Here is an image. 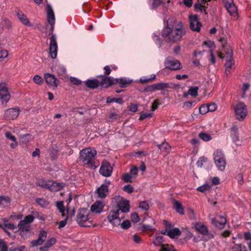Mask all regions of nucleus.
Here are the masks:
<instances>
[{
  "mask_svg": "<svg viewBox=\"0 0 251 251\" xmlns=\"http://www.w3.org/2000/svg\"><path fill=\"white\" fill-rule=\"evenodd\" d=\"M116 78L111 77L103 76L101 80V84L104 87H108L112 84L116 83Z\"/></svg>",
  "mask_w": 251,
  "mask_h": 251,
  "instance_id": "26",
  "label": "nucleus"
},
{
  "mask_svg": "<svg viewBox=\"0 0 251 251\" xmlns=\"http://www.w3.org/2000/svg\"><path fill=\"white\" fill-rule=\"evenodd\" d=\"M214 160L218 169L223 171L225 169L226 160L223 152L220 150H216L213 153Z\"/></svg>",
  "mask_w": 251,
  "mask_h": 251,
  "instance_id": "6",
  "label": "nucleus"
},
{
  "mask_svg": "<svg viewBox=\"0 0 251 251\" xmlns=\"http://www.w3.org/2000/svg\"><path fill=\"white\" fill-rule=\"evenodd\" d=\"M169 87V84L166 83H156L148 87V89L151 91L156 90H162Z\"/></svg>",
  "mask_w": 251,
  "mask_h": 251,
  "instance_id": "24",
  "label": "nucleus"
},
{
  "mask_svg": "<svg viewBox=\"0 0 251 251\" xmlns=\"http://www.w3.org/2000/svg\"><path fill=\"white\" fill-rule=\"evenodd\" d=\"M5 135L6 138L11 140V141H13V143L10 144V147L11 149H15L18 146V142L17 141L15 136L12 135L11 133L10 132H6Z\"/></svg>",
  "mask_w": 251,
  "mask_h": 251,
  "instance_id": "30",
  "label": "nucleus"
},
{
  "mask_svg": "<svg viewBox=\"0 0 251 251\" xmlns=\"http://www.w3.org/2000/svg\"><path fill=\"white\" fill-rule=\"evenodd\" d=\"M139 207L143 210H147L149 208V205L146 201H143L140 203Z\"/></svg>",
  "mask_w": 251,
  "mask_h": 251,
  "instance_id": "60",
  "label": "nucleus"
},
{
  "mask_svg": "<svg viewBox=\"0 0 251 251\" xmlns=\"http://www.w3.org/2000/svg\"><path fill=\"white\" fill-rule=\"evenodd\" d=\"M86 85L90 88H96L99 86V82L96 80L89 79L85 81Z\"/></svg>",
  "mask_w": 251,
  "mask_h": 251,
  "instance_id": "43",
  "label": "nucleus"
},
{
  "mask_svg": "<svg viewBox=\"0 0 251 251\" xmlns=\"http://www.w3.org/2000/svg\"><path fill=\"white\" fill-rule=\"evenodd\" d=\"M164 64L166 68L170 70H176L180 68V62L172 57H168L166 59Z\"/></svg>",
  "mask_w": 251,
  "mask_h": 251,
  "instance_id": "13",
  "label": "nucleus"
},
{
  "mask_svg": "<svg viewBox=\"0 0 251 251\" xmlns=\"http://www.w3.org/2000/svg\"><path fill=\"white\" fill-rule=\"evenodd\" d=\"M44 78L47 83L53 88H56L59 83L57 78L54 75L50 74H45Z\"/></svg>",
  "mask_w": 251,
  "mask_h": 251,
  "instance_id": "15",
  "label": "nucleus"
},
{
  "mask_svg": "<svg viewBox=\"0 0 251 251\" xmlns=\"http://www.w3.org/2000/svg\"><path fill=\"white\" fill-rule=\"evenodd\" d=\"M3 225L0 224V227H1L4 231L9 236L11 235V233L7 231V229H9L12 230H16L17 229L16 226L12 223H9L7 218H4L2 220Z\"/></svg>",
  "mask_w": 251,
  "mask_h": 251,
  "instance_id": "18",
  "label": "nucleus"
},
{
  "mask_svg": "<svg viewBox=\"0 0 251 251\" xmlns=\"http://www.w3.org/2000/svg\"><path fill=\"white\" fill-rule=\"evenodd\" d=\"M116 83H119L121 87H125L127 84L132 82V80L129 78H121L119 79L116 78Z\"/></svg>",
  "mask_w": 251,
  "mask_h": 251,
  "instance_id": "36",
  "label": "nucleus"
},
{
  "mask_svg": "<svg viewBox=\"0 0 251 251\" xmlns=\"http://www.w3.org/2000/svg\"><path fill=\"white\" fill-rule=\"evenodd\" d=\"M220 218L221 219L220 222L216 220L215 218H213L211 223L216 227L219 228H223L226 223V218L222 216L220 217Z\"/></svg>",
  "mask_w": 251,
  "mask_h": 251,
  "instance_id": "29",
  "label": "nucleus"
},
{
  "mask_svg": "<svg viewBox=\"0 0 251 251\" xmlns=\"http://www.w3.org/2000/svg\"><path fill=\"white\" fill-rule=\"evenodd\" d=\"M33 80L35 83L39 85H42L44 82V80L42 78V77L41 76L37 75L34 76L33 78Z\"/></svg>",
  "mask_w": 251,
  "mask_h": 251,
  "instance_id": "51",
  "label": "nucleus"
},
{
  "mask_svg": "<svg viewBox=\"0 0 251 251\" xmlns=\"http://www.w3.org/2000/svg\"><path fill=\"white\" fill-rule=\"evenodd\" d=\"M220 41L222 43L223 47L222 50L225 53V58L226 61L225 64V71H226V72H229V73H230V70L232 68V67L234 65L233 59V50L229 46H227L226 44L225 39L224 38H221Z\"/></svg>",
  "mask_w": 251,
  "mask_h": 251,
  "instance_id": "3",
  "label": "nucleus"
},
{
  "mask_svg": "<svg viewBox=\"0 0 251 251\" xmlns=\"http://www.w3.org/2000/svg\"><path fill=\"white\" fill-rule=\"evenodd\" d=\"M109 222L115 226H119L121 221L125 218V214L120 212L117 208L111 210L107 216Z\"/></svg>",
  "mask_w": 251,
  "mask_h": 251,
  "instance_id": "4",
  "label": "nucleus"
},
{
  "mask_svg": "<svg viewBox=\"0 0 251 251\" xmlns=\"http://www.w3.org/2000/svg\"><path fill=\"white\" fill-rule=\"evenodd\" d=\"M36 202L37 203L43 207H46L49 204V202L46 200L43 199H37Z\"/></svg>",
  "mask_w": 251,
  "mask_h": 251,
  "instance_id": "52",
  "label": "nucleus"
},
{
  "mask_svg": "<svg viewBox=\"0 0 251 251\" xmlns=\"http://www.w3.org/2000/svg\"><path fill=\"white\" fill-rule=\"evenodd\" d=\"M152 38L153 40L155 42L156 44L159 46V47L161 46V41L159 36L158 33H154L152 35Z\"/></svg>",
  "mask_w": 251,
  "mask_h": 251,
  "instance_id": "57",
  "label": "nucleus"
},
{
  "mask_svg": "<svg viewBox=\"0 0 251 251\" xmlns=\"http://www.w3.org/2000/svg\"><path fill=\"white\" fill-rule=\"evenodd\" d=\"M70 80L74 85H78L81 83V81L75 77H70Z\"/></svg>",
  "mask_w": 251,
  "mask_h": 251,
  "instance_id": "62",
  "label": "nucleus"
},
{
  "mask_svg": "<svg viewBox=\"0 0 251 251\" xmlns=\"http://www.w3.org/2000/svg\"><path fill=\"white\" fill-rule=\"evenodd\" d=\"M33 140L32 136L29 134L21 135L20 137V143L21 145L27 144Z\"/></svg>",
  "mask_w": 251,
  "mask_h": 251,
  "instance_id": "33",
  "label": "nucleus"
},
{
  "mask_svg": "<svg viewBox=\"0 0 251 251\" xmlns=\"http://www.w3.org/2000/svg\"><path fill=\"white\" fill-rule=\"evenodd\" d=\"M117 199L118 201L117 208L119 209V211L122 213L128 212L129 211V201L119 196L117 198Z\"/></svg>",
  "mask_w": 251,
  "mask_h": 251,
  "instance_id": "10",
  "label": "nucleus"
},
{
  "mask_svg": "<svg viewBox=\"0 0 251 251\" xmlns=\"http://www.w3.org/2000/svg\"><path fill=\"white\" fill-rule=\"evenodd\" d=\"M33 214L35 218H37L41 220L44 221L47 218V216L46 215L42 214V213H40L37 211L33 212Z\"/></svg>",
  "mask_w": 251,
  "mask_h": 251,
  "instance_id": "53",
  "label": "nucleus"
},
{
  "mask_svg": "<svg viewBox=\"0 0 251 251\" xmlns=\"http://www.w3.org/2000/svg\"><path fill=\"white\" fill-rule=\"evenodd\" d=\"M155 75H153L151 77H148L147 76H143L140 78L139 82L142 84H145L149 83L155 79Z\"/></svg>",
  "mask_w": 251,
  "mask_h": 251,
  "instance_id": "48",
  "label": "nucleus"
},
{
  "mask_svg": "<svg viewBox=\"0 0 251 251\" xmlns=\"http://www.w3.org/2000/svg\"><path fill=\"white\" fill-rule=\"evenodd\" d=\"M198 88L197 87H190L188 90V94L192 96L198 95Z\"/></svg>",
  "mask_w": 251,
  "mask_h": 251,
  "instance_id": "55",
  "label": "nucleus"
},
{
  "mask_svg": "<svg viewBox=\"0 0 251 251\" xmlns=\"http://www.w3.org/2000/svg\"><path fill=\"white\" fill-rule=\"evenodd\" d=\"M48 233L45 230H41L39 234L38 238L36 240H34L30 243V246L33 248L42 245L46 240Z\"/></svg>",
  "mask_w": 251,
  "mask_h": 251,
  "instance_id": "14",
  "label": "nucleus"
},
{
  "mask_svg": "<svg viewBox=\"0 0 251 251\" xmlns=\"http://www.w3.org/2000/svg\"><path fill=\"white\" fill-rule=\"evenodd\" d=\"M56 206L58 209L59 210L60 212L62 213V216H65L66 213H67V210H69L67 208L65 209L64 206L63 205V203L62 201H58L56 202ZM68 212H70L68 211Z\"/></svg>",
  "mask_w": 251,
  "mask_h": 251,
  "instance_id": "41",
  "label": "nucleus"
},
{
  "mask_svg": "<svg viewBox=\"0 0 251 251\" xmlns=\"http://www.w3.org/2000/svg\"><path fill=\"white\" fill-rule=\"evenodd\" d=\"M16 14L18 19L23 25L27 26H31V24H30L29 19L22 12L19 11H17Z\"/></svg>",
  "mask_w": 251,
  "mask_h": 251,
  "instance_id": "25",
  "label": "nucleus"
},
{
  "mask_svg": "<svg viewBox=\"0 0 251 251\" xmlns=\"http://www.w3.org/2000/svg\"><path fill=\"white\" fill-rule=\"evenodd\" d=\"M11 198L8 196H0V206L6 207L10 205Z\"/></svg>",
  "mask_w": 251,
  "mask_h": 251,
  "instance_id": "31",
  "label": "nucleus"
},
{
  "mask_svg": "<svg viewBox=\"0 0 251 251\" xmlns=\"http://www.w3.org/2000/svg\"><path fill=\"white\" fill-rule=\"evenodd\" d=\"M134 178L130 173H125L123 175L122 179L125 182H129L132 181Z\"/></svg>",
  "mask_w": 251,
  "mask_h": 251,
  "instance_id": "49",
  "label": "nucleus"
},
{
  "mask_svg": "<svg viewBox=\"0 0 251 251\" xmlns=\"http://www.w3.org/2000/svg\"><path fill=\"white\" fill-rule=\"evenodd\" d=\"M195 230L202 235L204 234V224L201 222H196L193 224Z\"/></svg>",
  "mask_w": 251,
  "mask_h": 251,
  "instance_id": "37",
  "label": "nucleus"
},
{
  "mask_svg": "<svg viewBox=\"0 0 251 251\" xmlns=\"http://www.w3.org/2000/svg\"><path fill=\"white\" fill-rule=\"evenodd\" d=\"M194 56L196 59L193 61V64L196 66H199L200 65L199 60L202 58V53L201 51H196L194 52Z\"/></svg>",
  "mask_w": 251,
  "mask_h": 251,
  "instance_id": "40",
  "label": "nucleus"
},
{
  "mask_svg": "<svg viewBox=\"0 0 251 251\" xmlns=\"http://www.w3.org/2000/svg\"><path fill=\"white\" fill-rule=\"evenodd\" d=\"M0 251H7L8 247L6 243L2 240L0 239Z\"/></svg>",
  "mask_w": 251,
  "mask_h": 251,
  "instance_id": "63",
  "label": "nucleus"
},
{
  "mask_svg": "<svg viewBox=\"0 0 251 251\" xmlns=\"http://www.w3.org/2000/svg\"><path fill=\"white\" fill-rule=\"evenodd\" d=\"M189 19L191 29L194 31L199 32L201 30V24L199 22L197 15H190Z\"/></svg>",
  "mask_w": 251,
  "mask_h": 251,
  "instance_id": "11",
  "label": "nucleus"
},
{
  "mask_svg": "<svg viewBox=\"0 0 251 251\" xmlns=\"http://www.w3.org/2000/svg\"><path fill=\"white\" fill-rule=\"evenodd\" d=\"M46 11L48 22L52 26L54 23L55 16L52 7L50 5H47Z\"/></svg>",
  "mask_w": 251,
  "mask_h": 251,
  "instance_id": "23",
  "label": "nucleus"
},
{
  "mask_svg": "<svg viewBox=\"0 0 251 251\" xmlns=\"http://www.w3.org/2000/svg\"><path fill=\"white\" fill-rule=\"evenodd\" d=\"M207 111L205 112V114L208 112H213L217 109V106L215 103L211 102L206 104Z\"/></svg>",
  "mask_w": 251,
  "mask_h": 251,
  "instance_id": "46",
  "label": "nucleus"
},
{
  "mask_svg": "<svg viewBox=\"0 0 251 251\" xmlns=\"http://www.w3.org/2000/svg\"><path fill=\"white\" fill-rule=\"evenodd\" d=\"M231 136L233 141L237 146L241 145L242 141L239 140L238 128L235 126H233L231 128Z\"/></svg>",
  "mask_w": 251,
  "mask_h": 251,
  "instance_id": "22",
  "label": "nucleus"
},
{
  "mask_svg": "<svg viewBox=\"0 0 251 251\" xmlns=\"http://www.w3.org/2000/svg\"><path fill=\"white\" fill-rule=\"evenodd\" d=\"M22 218V216L21 214H13L11 215L9 218L7 219L8 220L9 223H11L14 224V222L21 220Z\"/></svg>",
  "mask_w": 251,
  "mask_h": 251,
  "instance_id": "42",
  "label": "nucleus"
},
{
  "mask_svg": "<svg viewBox=\"0 0 251 251\" xmlns=\"http://www.w3.org/2000/svg\"><path fill=\"white\" fill-rule=\"evenodd\" d=\"M204 0H198V2L196 3L194 5L195 8L197 11H202L203 8V3Z\"/></svg>",
  "mask_w": 251,
  "mask_h": 251,
  "instance_id": "50",
  "label": "nucleus"
},
{
  "mask_svg": "<svg viewBox=\"0 0 251 251\" xmlns=\"http://www.w3.org/2000/svg\"><path fill=\"white\" fill-rule=\"evenodd\" d=\"M224 6L230 15L236 17L237 14V8L233 2V0H222Z\"/></svg>",
  "mask_w": 251,
  "mask_h": 251,
  "instance_id": "9",
  "label": "nucleus"
},
{
  "mask_svg": "<svg viewBox=\"0 0 251 251\" xmlns=\"http://www.w3.org/2000/svg\"><path fill=\"white\" fill-rule=\"evenodd\" d=\"M234 110L236 119L243 121L246 117L248 113L247 106L243 102H238L234 107Z\"/></svg>",
  "mask_w": 251,
  "mask_h": 251,
  "instance_id": "7",
  "label": "nucleus"
},
{
  "mask_svg": "<svg viewBox=\"0 0 251 251\" xmlns=\"http://www.w3.org/2000/svg\"><path fill=\"white\" fill-rule=\"evenodd\" d=\"M107 193L108 188H107L106 185H101L99 188L97 189V194L98 197L100 198H105Z\"/></svg>",
  "mask_w": 251,
  "mask_h": 251,
  "instance_id": "32",
  "label": "nucleus"
},
{
  "mask_svg": "<svg viewBox=\"0 0 251 251\" xmlns=\"http://www.w3.org/2000/svg\"><path fill=\"white\" fill-rule=\"evenodd\" d=\"M49 181H45L44 180H40L38 182V184L42 187L48 188V186L49 185Z\"/></svg>",
  "mask_w": 251,
  "mask_h": 251,
  "instance_id": "64",
  "label": "nucleus"
},
{
  "mask_svg": "<svg viewBox=\"0 0 251 251\" xmlns=\"http://www.w3.org/2000/svg\"><path fill=\"white\" fill-rule=\"evenodd\" d=\"M105 204L102 201H96L91 206V210L95 213H100L102 210Z\"/></svg>",
  "mask_w": 251,
  "mask_h": 251,
  "instance_id": "19",
  "label": "nucleus"
},
{
  "mask_svg": "<svg viewBox=\"0 0 251 251\" xmlns=\"http://www.w3.org/2000/svg\"><path fill=\"white\" fill-rule=\"evenodd\" d=\"M120 226L123 229H127L131 226V223L129 220H125L122 223L121 222Z\"/></svg>",
  "mask_w": 251,
  "mask_h": 251,
  "instance_id": "54",
  "label": "nucleus"
},
{
  "mask_svg": "<svg viewBox=\"0 0 251 251\" xmlns=\"http://www.w3.org/2000/svg\"><path fill=\"white\" fill-rule=\"evenodd\" d=\"M96 151L94 148H87L81 150L80 152V160L85 165H88L92 167L95 168L94 165Z\"/></svg>",
  "mask_w": 251,
  "mask_h": 251,
  "instance_id": "2",
  "label": "nucleus"
},
{
  "mask_svg": "<svg viewBox=\"0 0 251 251\" xmlns=\"http://www.w3.org/2000/svg\"><path fill=\"white\" fill-rule=\"evenodd\" d=\"M173 19H169L162 31V36L168 42L174 43L180 40L185 34V29L181 23L174 25Z\"/></svg>",
  "mask_w": 251,
  "mask_h": 251,
  "instance_id": "1",
  "label": "nucleus"
},
{
  "mask_svg": "<svg viewBox=\"0 0 251 251\" xmlns=\"http://www.w3.org/2000/svg\"><path fill=\"white\" fill-rule=\"evenodd\" d=\"M232 251H247L246 247L242 244H236L232 247Z\"/></svg>",
  "mask_w": 251,
  "mask_h": 251,
  "instance_id": "45",
  "label": "nucleus"
},
{
  "mask_svg": "<svg viewBox=\"0 0 251 251\" xmlns=\"http://www.w3.org/2000/svg\"><path fill=\"white\" fill-rule=\"evenodd\" d=\"M67 215H65V216H64L65 217L64 220L60 221L59 223L58 227L59 228H62L64 227L66 224L67 220L68 219V217L69 216H73L75 214V210L73 209L71 211L68 212V210H67Z\"/></svg>",
  "mask_w": 251,
  "mask_h": 251,
  "instance_id": "34",
  "label": "nucleus"
},
{
  "mask_svg": "<svg viewBox=\"0 0 251 251\" xmlns=\"http://www.w3.org/2000/svg\"><path fill=\"white\" fill-rule=\"evenodd\" d=\"M49 185L48 186V188L51 191H57L60 190L63 187V184L61 183H59L56 181H52L49 180Z\"/></svg>",
  "mask_w": 251,
  "mask_h": 251,
  "instance_id": "28",
  "label": "nucleus"
},
{
  "mask_svg": "<svg viewBox=\"0 0 251 251\" xmlns=\"http://www.w3.org/2000/svg\"><path fill=\"white\" fill-rule=\"evenodd\" d=\"M161 3H162L166 7V3L168 4L170 3V0H154L152 6L153 8H156Z\"/></svg>",
  "mask_w": 251,
  "mask_h": 251,
  "instance_id": "47",
  "label": "nucleus"
},
{
  "mask_svg": "<svg viewBox=\"0 0 251 251\" xmlns=\"http://www.w3.org/2000/svg\"><path fill=\"white\" fill-rule=\"evenodd\" d=\"M77 222L82 226L89 227L93 225L88 210L84 208L79 210Z\"/></svg>",
  "mask_w": 251,
  "mask_h": 251,
  "instance_id": "5",
  "label": "nucleus"
},
{
  "mask_svg": "<svg viewBox=\"0 0 251 251\" xmlns=\"http://www.w3.org/2000/svg\"><path fill=\"white\" fill-rule=\"evenodd\" d=\"M112 172V168L110 163L107 161L102 162L100 169V173L104 176H109Z\"/></svg>",
  "mask_w": 251,
  "mask_h": 251,
  "instance_id": "16",
  "label": "nucleus"
},
{
  "mask_svg": "<svg viewBox=\"0 0 251 251\" xmlns=\"http://www.w3.org/2000/svg\"><path fill=\"white\" fill-rule=\"evenodd\" d=\"M50 53L52 58H56L57 54V45L55 35H52L50 44Z\"/></svg>",
  "mask_w": 251,
  "mask_h": 251,
  "instance_id": "17",
  "label": "nucleus"
},
{
  "mask_svg": "<svg viewBox=\"0 0 251 251\" xmlns=\"http://www.w3.org/2000/svg\"><path fill=\"white\" fill-rule=\"evenodd\" d=\"M56 242V240L55 238L51 237L50 238L46 241L43 246L40 248V251H48L49 249L55 244Z\"/></svg>",
  "mask_w": 251,
  "mask_h": 251,
  "instance_id": "27",
  "label": "nucleus"
},
{
  "mask_svg": "<svg viewBox=\"0 0 251 251\" xmlns=\"http://www.w3.org/2000/svg\"><path fill=\"white\" fill-rule=\"evenodd\" d=\"M130 174L134 178H136L138 175V168L136 166H132L130 169Z\"/></svg>",
  "mask_w": 251,
  "mask_h": 251,
  "instance_id": "59",
  "label": "nucleus"
},
{
  "mask_svg": "<svg viewBox=\"0 0 251 251\" xmlns=\"http://www.w3.org/2000/svg\"><path fill=\"white\" fill-rule=\"evenodd\" d=\"M174 207L175 209V210L177 211V212L179 213L181 215L184 214V211L183 207L180 202L176 201H174Z\"/></svg>",
  "mask_w": 251,
  "mask_h": 251,
  "instance_id": "39",
  "label": "nucleus"
},
{
  "mask_svg": "<svg viewBox=\"0 0 251 251\" xmlns=\"http://www.w3.org/2000/svg\"><path fill=\"white\" fill-rule=\"evenodd\" d=\"M180 235V231L177 228L168 229V236L171 238L178 237Z\"/></svg>",
  "mask_w": 251,
  "mask_h": 251,
  "instance_id": "35",
  "label": "nucleus"
},
{
  "mask_svg": "<svg viewBox=\"0 0 251 251\" xmlns=\"http://www.w3.org/2000/svg\"><path fill=\"white\" fill-rule=\"evenodd\" d=\"M52 70L57 73L62 78L67 77L66 70L65 68L61 64H56L53 66L52 67Z\"/></svg>",
  "mask_w": 251,
  "mask_h": 251,
  "instance_id": "21",
  "label": "nucleus"
},
{
  "mask_svg": "<svg viewBox=\"0 0 251 251\" xmlns=\"http://www.w3.org/2000/svg\"><path fill=\"white\" fill-rule=\"evenodd\" d=\"M205 46H207L212 51L216 48L214 42L210 40L205 41Z\"/></svg>",
  "mask_w": 251,
  "mask_h": 251,
  "instance_id": "58",
  "label": "nucleus"
},
{
  "mask_svg": "<svg viewBox=\"0 0 251 251\" xmlns=\"http://www.w3.org/2000/svg\"><path fill=\"white\" fill-rule=\"evenodd\" d=\"M215 232L214 231L209 232L207 227L205 226V242L214 237Z\"/></svg>",
  "mask_w": 251,
  "mask_h": 251,
  "instance_id": "44",
  "label": "nucleus"
},
{
  "mask_svg": "<svg viewBox=\"0 0 251 251\" xmlns=\"http://www.w3.org/2000/svg\"><path fill=\"white\" fill-rule=\"evenodd\" d=\"M163 237L159 234H157L152 239V242L154 246L161 247L159 251H176L173 246L169 244H163Z\"/></svg>",
  "mask_w": 251,
  "mask_h": 251,
  "instance_id": "8",
  "label": "nucleus"
},
{
  "mask_svg": "<svg viewBox=\"0 0 251 251\" xmlns=\"http://www.w3.org/2000/svg\"><path fill=\"white\" fill-rule=\"evenodd\" d=\"M159 148L162 151H168L170 149V146L167 143L164 142L159 145Z\"/></svg>",
  "mask_w": 251,
  "mask_h": 251,
  "instance_id": "56",
  "label": "nucleus"
},
{
  "mask_svg": "<svg viewBox=\"0 0 251 251\" xmlns=\"http://www.w3.org/2000/svg\"><path fill=\"white\" fill-rule=\"evenodd\" d=\"M20 114V110L18 108H10L7 110L4 113L6 118L8 119H16Z\"/></svg>",
  "mask_w": 251,
  "mask_h": 251,
  "instance_id": "20",
  "label": "nucleus"
},
{
  "mask_svg": "<svg viewBox=\"0 0 251 251\" xmlns=\"http://www.w3.org/2000/svg\"><path fill=\"white\" fill-rule=\"evenodd\" d=\"M0 97L2 103H7L10 99V95L4 83L0 84Z\"/></svg>",
  "mask_w": 251,
  "mask_h": 251,
  "instance_id": "12",
  "label": "nucleus"
},
{
  "mask_svg": "<svg viewBox=\"0 0 251 251\" xmlns=\"http://www.w3.org/2000/svg\"><path fill=\"white\" fill-rule=\"evenodd\" d=\"M34 218V216L32 213V215H29L26 216L23 221L25 223H27L28 224H29L30 223L33 222Z\"/></svg>",
  "mask_w": 251,
  "mask_h": 251,
  "instance_id": "61",
  "label": "nucleus"
},
{
  "mask_svg": "<svg viewBox=\"0 0 251 251\" xmlns=\"http://www.w3.org/2000/svg\"><path fill=\"white\" fill-rule=\"evenodd\" d=\"M18 227L20 231H28L30 229V225L22 220L19 222Z\"/></svg>",
  "mask_w": 251,
  "mask_h": 251,
  "instance_id": "38",
  "label": "nucleus"
}]
</instances>
